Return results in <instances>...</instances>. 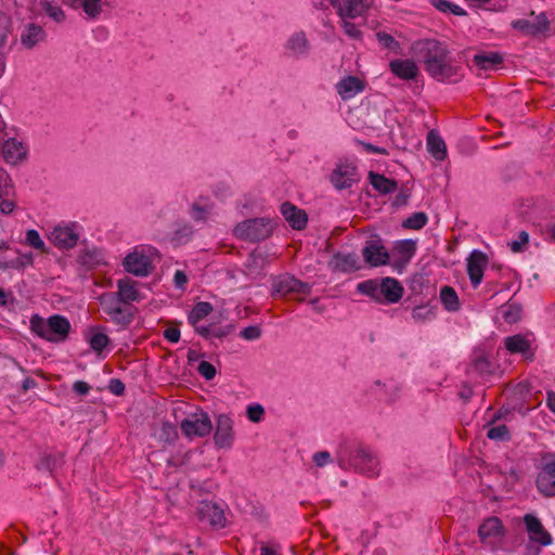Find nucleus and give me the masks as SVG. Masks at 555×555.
Returning a JSON list of instances; mask_svg holds the SVG:
<instances>
[{
	"label": "nucleus",
	"instance_id": "obj_30",
	"mask_svg": "<svg viewBox=\"0 0 555 555\" xmlns=\"http://www.w3.org/2000/svg\"><path fill=\"white\" fill-rule=\"evenodd\" d=\"M46 38L44 29L36 24H28L21 35V43L26 49H33Z\"/></svg>",
	"mask_w": 555,
	"mask_h": 555
},
{
	"label": "nucleus",
	"instance_id": "obj_3",
	"mask_svg": "<svg viewBox=\"0 0 555 555\" xmlns=\"http://www.w3.org/2000/svg\"><path fill=\"white\" fill-rule=\"evenodd\" d=\"M357 291L377 302L396 304L404 293L402 285L393 278L366 280L357 285Z\"/></svg>",
	"mask_w": 555,
	"mask_h": 555
},
{
	"label": "nucleus",
	"instance_id": "obj_34",
	"mask_svg": "<svg viewBox=\"0 0 555 555\" xmlns=\"http://www.w3.org/2000/svg\"><path fill=\"white\" fill-rule=\"evenodd\" d=\"M427 150L437 160H443L447 157L446 143L434 130H430L427 134Z\"/></svg>",
	"mask_w": 555,
	"mask_h": 555
},
{
	"label": "nucleus",
	"instance_id": "obj_51",
	"mask_svg": "<svg viewBox=\"0 0 555 555\" xmlns=\"http://www.w3.org/2000/svg\"><path fill=\"white\" fill-rule=\"evenodd\" d=\"M258 555H281V550L278 544L274 543H259Z\"/></svg>",
	"mask_w": 555,
	"mask_h": 555
},
{
	"label": "nucleus",
	"instance_id": "obj_23",
	"mask_svg": "<svg viewBox=\"0 0 555 555\" xmlns=\"http://www.w3.org/2000/svg\"><path fill=\"white\" fill-rule=\"evenodd\" d=\"M117 292L114 293L124 304L140 302L143 295L139 289V282L126 276L117 281Z\"/></svg>",
	"mask_w": 555,
	"mask_h": 555
},
{
	"label": "nucleus",
	"instance_id": "obj_27",
	"mask_svg": "<svg viewBox=\"0 0 555 555\" xmlns=\"http://www.w3.org/2000/svg\"><path fill=\"white\" fill-rule=\"evenodd\" d=\"M64 3L73 9H82L90 20L99 18L105 5L103 0H64Z\"/></svg>",
	"mask_w": 555,
	"mask_h": 555
},
{
	"label": "nucleus",
	"instance_id": "obj_20",
	"mask_svg": "<svg viewBox=\"0 0 555 555\" xmlns=\"http://www.w3.org/2000/svg\"><path fill=\"white\" fill-rule=\"evenodd\" d=\"M532 341L531 334H516L504 338V347L509 353H518L526 359H530L533 356Z\"/></svg>",
	"mask_w": 555,
	"mask_h": 555
},
{
	"label": "nucleus",
	"instance_id": "obj_4",
	"mask_svg": "<svg viewBox=\"0 0 555 555\" xmlns=\"http://www.w3.org/2000/svg\"><path fill=\"white\" fill-rule=\"evenodd\" d=\"M30 330L42 339L61 343L67 338L70 323L67 318L60 314H53L48 319L35 314L30 319Z\"/></svg>",
	"mask_w": 555,
	"mask_h": 555
},
{
	"label": "nucleus",
	"instance_id": "obj_26",
	"mask_svg": "<svg viewBox=\"0 0 555 555\" xmlns=\"http://www.w3.org/2000/svg\"><path fill=\"white\" fill-rule=\"evenodd\" d=\"M281 214L293 229L301 230L306 227L308 220L306 212L294 204L289 202L283 203L281 205Z\"/></svg>",
	"mask_w": 555,
	"mask_h": 555
},
{
	"label": "nucleus",
	"instance_id": "obj_9",
	"mask_svg": "<svg viewBox=\"0 0 555 555\" xmlns=\"http://www.w3.org/2000/svg\"><path fill=\"white\" fill-rule=\"evenodd\" d=\"M505 533L501 519L495 516L485 519L478 528L481 544L491 550H498L504 544Z\"/></svg>",
	"mask_w": 555,
	"mask_h": 555
},
{
	"label": "nucleus",
	"instance_id": "obj_40",
	"mask_svg": "<svg viewBox=\"0 0 555 555\" xmlns=\"http://www.w3.org/2000/svg\"><path fill=\"white\" fill-rule=\"evenodd\" d=\"M431 4L441 12L450 11L454 15H466V11L463 8L447 0H431Z\"/></svg>",
	"mask_w": 555,
	"mask_h": 555
},
{
	"label": "nucleus",
	"instance_id": "obj_38",
	"mask_svg": "<svg viewBox=\"0 0 555 555\" xmlns=\"http://www.w3.org/2000/svg\"><path fill=\"white\" fill-rule=\"evenodd\" d=\"M31 263V256L28 254L18 255L16 257H4L0 260L1 269H21Z\"/></svg>",
	"mask_w": 555,
	"mask_h": 555
},
{
	"label": "nucleus",
	"instance_id": "obj_36",
	"mask_svg": "<svg viewBox=\"0 0 555 555\" xmlns=\"http://www.w3.org/2000/svg\"><path fill=\"white\" fill-rule=\"evenodd\" d=\"M503 62V57L498 52L479 53L474 56V63L481 69H490Z\"/></svg>",
	"mask_w": 555,
	"mask_h": 555
},
{
	"label": "nucleus",
	"instance_id": "obj_11",
	"mask_svg": "<svg viewBox=\"0 0 555 555\" xmlns=\"http://www.w3.org/2000/svg\"><path fill=\"white\" fill-rule=\"evenodd\" d=\"M181 431L189 439L208 436L212 430V423L209 415L203 411L189 414L180 423Z\"/></svg>",
	"mask_w": 555,
	"mask_h": 555
},
{
	"label": "nucleus",
	"instance_id": "obj_7",
	"mask_svg": "<svg viewBox=\"0 0 555 555\" xmlns=\"http://www.w3.org/2000/svg\"><path fill=\"white\" fill-rule=\"evenodd\" d=\"M275 225V221L269 218L248 219L236 224L233 235L240 241L261 242L271 237Z\"/></svg>",
	"mask_w": 555,
	"mask_h": 555
},
{
	"label": "nucleus",
	"instance_id": "obj_41",
	"mask_svg": "<svg viewBox=\"0 0 555 555\" xmlns=\"http://www.w3.org/2000/svg\"><path fill=\"white\" fill-rule=\"evenodd\" d=\"M427 222V216L424 212H415L403 221V227L408 229L418 230Z\"/></svg>",
	"mask_w": 555,
	"mask_h": 555
},
{
	"label": "nucleus",
	"instance_id": "obj_47",
	"mask_svg": "<svg viewBox=\"0 0 555 555\" xmlns=\"http://www.w3.org/2000/svg\"><path fill=\"white\" fill-rule=\"evenodd\" d=\"M264 263H266V258H264L261 249L256 248L255 250H253V253L250 254V257L248 259V263H247L248 267L258 269V268H262L264 266Z\"/></svg>",
	"mask_w": 555,
	"mask_h": 555
},
{
	"label": "nucleus",
	"instance_id": "obj_12",
	"mask_svg": "<svg viewBox=\"0 0 555 555\" xmlns=\"http://www.w3.org/2000/svg\"><path fill=\"white\" fill-rule=\"evenodd\" d=\"M367 263L364 257V250L362 256L352 251H337L330 259L327 266L328 269L334 273L350 274L361 270Z\"/></svg>",
	"mask_w": 555,
	"mask_h": 555
},
{
	"label": "nucleus",
	"instance_id": "obj_31",
	"mask_svg": "<svg viewBox=\"0 0 555 555\" xmlns=\"http://www.w3.org/2000/svg\"><path fill=\"white\" fill-rule=\"evenodd\" d=\"M26 155V149L16 139H9L2 146V156L7 163L16 164Z\"/></svg>",
	"mask_w": 555,
	"mask_h": 555
},
{
	"label": "nucleus",
	"instance_id": "obj_25",
	"mask_svg": "<svg viewBox=\"0 0 555 555\" xmlns=\"http://www.w3.org/2000/svg\"><path fill=\"white\" fill-rule=\"evenodd\" d=\"M391 73L402 80H413L418 74L420 69L416 63L412 60H393L389 63Z\"/></svg>",
	"mask_w": 555,
	"mask_h": 555
},
{
	"label": "nucleus",
	"instance_id": "obj_59",
	"mask_svg": "<svg viewBox=\"0 0 555 555\" xmlns=\"http://www.w3.org/2000/svg\"><path fill=\"white\" fill-rule=\"evenodd\" d=\"M25 243H43L40 238V235L38 231L36 230H28L26 232Z\"/></svg>",
	"mask_w": 555,
	"mask_h": 555
},
{
	"label": "nucleus",
	"instance_id": "obj_42",
	"mask_svg": "<svg viewBox=\"0 0 555 555\" xmlns=\"http://www.w3.org/2000/svg\"><path fill=\"white\" fill-rule=\"evenodd\" d=\"M521 309L516 304H508L503 310V319L507 323H515L520 319Z\"/></svg>",
	"mask_w": 555,
	"mask_h": 555
},
{
	"label": "nucleus",
	"instance_id": "obj_33",
	"mask_svg": "<svg viewBox=\"0 0 555 555\" xmlns=\"http://www.w3.org/2000/svg\"><path fill=\"white\" fill-rule=\"evenodd\" d=\"M369 180L374 190L384 195L395 192L398 188L396 180L389 179L384 175L376 173L374 171L369 172Z\"/></svg>",
	"mask_w": 555,
	"mask_h": 555
},
{
	"label": "nucleus",
	"instance_id": "obj_63",
	"mask_svg": "<svg viewBox=\"0 0 555 555\" xmlns=\"http://www.w3.org/2000/svg\"><path fill=\"white\" fill-rule=\"evenodd\" d=\"M125 386L119 380H112L111 390L115 395H121L124 392Z\"/></svg>",
	"mask_w": 555,
	"mask_h": 555
},
{
	"label": "nucleus",
	"instance_id": "obj_5",
	"mask_svg": "<svg viewBox=\"0 0 555 555\" xmlns=\"http://www.w3.org/2000/svg\"><path fill=\"white\" fill-rule=\"evenodd\" d=\"M337 463L341 469H353L357 473L375 477L379 474V462L375 454L363 447H358L349 454L339 453Z\"/></svg>",
	"mask_w": 555,
	"mask_h": 555
},
{
	"label": "nucleus",
	"instance_id": "obj_18",
	"mask_svg": "<svg viewBox=\"0 0 555 555\" xmlns=\"http://www.w3.org/2000/svg\"><path fill=\"white\" fill-rule=\"evenodd\" d=\"M81 227L77 222L62 223L47 235L51 243H77L80 238Z\"/></svg>",
	"mask_w": 555,
	"mask_h": 555
},
{
	"label": "nucleus",
	"instance_id": "obj_56",
	"mask_svg": "<svg viewBox=\"0 0 555 555\" xmlns=\"http://www.w3.org/2000/svg\"><path fill=\"white\" fill-rule=\"evenodd\" d=\"M164 337H165L168 341H170V343H172V344H176V343H178V341H179V339H180V331H179V328H177V327H168V328H166V330H165V332H164Z\"/></svg>",
	"mask_w": 555,
	"mask_h": 555
},
{
	"label": "nucleus",
	"instance_id": "obj_52",
	"mask_svg": "<svg viewBox=\"0 0 555 555\" xmlns=\"http://www.w3.org/2000/svg\"><path fill=\"white\" fill-rule=\"evenodd\" d=\"M264 414V410L260 404L249 405L247 408V417L251 422H260Z\"/></svg>",
	"mask_w": 555,
	"mask_h": 555
},
{
	"label": "nucleus",
	"instance_id": "obj_19",
	"mask_svg": "<svg viewBox=\"0 0 555 555\" xmlns=\"http://www.w3.org/2000/svg\"><path fill=\"white\" fill-rule=\"evenodd\" d=\"M524 522L526 525L530 541L539 543L542 546L552 544V535L544 529L542 522L537 516L532 514H526L524 516Z\"/></svg>",
	"mask_w": 555,
	"mask_h": 555
},
{
	"label": "nucleus",
	"instance_id": "obj_57",
	"mask_svg": "<svg viewBox=\"0 0 555 555\" xmlns=\"http://www.w3.org/2000/svg\"><path fill=\"white\" fill-rule=\"evenodd\" d=\"M173 282L177 288L183 289L188 282V278L184 272L177 270L173 275Z\"/></svg>",
	"mask_w": 555,
	"mask_h": 555
},
{
	"label": "nucleus",
	"instance_id": "obj_24",
	"mask_svg": "<svg viewBox=\"0 0 555 555\" xmlns=\"http://www.w3.org/2000/svg\"><path fill=\"white\" fill-rule=\"evenodd\" d=\"M356 181V167L349 164H339L331 176V182L337 190L349 189Z\"/></svg>",
	"mask_w": 555,
	"mask_h": 555
},
{
	"label": "nucleus",
	"instance_id": "obj_62",
	"mask_svg": "<svg viewBox=\"0 0 555 555\" xmlns=\"http://www.w3.org/2000/svg\"><path fill=\"white\" fill-rule=\"evenodd\" d=\"M409 196H410V194L406 191H400L399 194L395 198V205H397V206L405 205Z\"/></svg>",
	"mask_w": 555,
	"mask_h": 555
},
{
	"label": "nucleus",
	"instance_id": "obj_49",
	"mask_svg": "<svg viewBox=\"0 0 555 555\" xmlns=\"http://www.w3.org/2000/svg\"><path fill=\"white\" fill-rule=\"evenodd\" d=\"M197 371L207 380H210V379H212L216 376V369H215V366L211 363L207 362V361H202L198 364Z\"/></svg>",
	"mask_w": 555,
	"mask_h": 555
},
{
	"label": "nucleus",
	"instance_id": "obj_13",
	"mask_svg": "<svg viewBox=\"0 0 555 555\" xmlns=\"http://www.w3.org/2000/svg\"><path fill=\"white\" fill-rule=\"evenodd\" d=\"M511 26L525 36L538 37L545 36L550 31V21L544 12L535 14L530 13V18H519L511 23Z\"/></svg>",
	"mask_w": 555,
	"mask_h": 555
},
{
	"label": "nucleus",
	"instance_id": "obj_6",
	"mask_svg": "<svg viewBox=\"0 0 555 555\" xmlns=\"http://www.w3.org/2000/svg\"><path fill=\"white\" fill-rule=\"evenodd\" d=\"M211 312V304L199 301L189 312L188 321L194 327L195 332L204 338H223L228 336L232 331L231 325L217 326L215 323L207 325L202 323Z\"/></svg>",
	"mask_w": 555,
	"mask_h": 555
},
{
	"label": "nucleus",
	"instance_id": "obj_48",
	"mask_svg": "<svg viewBox=\"0 0 555 555\" xmlns=\"http://www.w3.org/2000/svg\"><path fill=\"white\" fill-rule=\"evenodd\" d=\"M312 461L317 467H324L333 463L332 455L328 451H319L312 455Z\"/></svg>",
	"mask_w": 555,
	"mask_h": 555
},
{
	"label": "nucleus",
	"instance_id": "obj_14",
	"mask_svg": "<svg viewBox=\"0 0 555 555\" xmlns=\"http://www.w3.org/2000/svg\"><path fill=\"white\" fill-rule=\"evenodd\" d=\"M234 422L228 414H220L216 420L214 441L219 449H231L235 440Z\"/></svg>",
	"mask_w": 555,
	"mask_h": 555
},
{
	"label": "nucleus",
	"instance_id": "obj_50",
	"mask_svg": "<svg viewBox=\"0 0 555 555\" xmlns=\"http://www.w3.org/2000/svg\"><path fill=\"white\" fill-rule=\"evenodd\" d=\"M11 190V179L9 175L0 169V198L8 196Z\"/></svg>",
	"mask_w": 555,
	"mask_h": 555
},
{
	"label": "nucleus",
	"instance_id": "obj_21",
	"mask_svg": "<svg viewBox=\"0 0 555 555\" xmlns=\"http://www.w3.org/2000/svg\"><path fill=\"white\" fill-rule=\"evenodd\" d=\"M537 488L545 496H555V461L544 463L537 476Z\"/></svg>",
	"mask_w": 555,
	"mask_h": 555
},
{
	"label": "nucleus",
	"instance_id": "obj_44",
	"mask_svg": "<svg viewBox=\"0 0 555 555\" xmlns=\"http://www.w3.org/2000/svg\"><path fill=\"white\" fill-rule=\"evenodd\" d=\"M412 318L416 322H423L433 319L434 312L427 306H417L412 311Z\"/></svg>",
	"mask_w": 555,
	"mask_h": 555
},
{
	"label": "nucleus",
	"instance_id": "obj_53",
	"mask_svg": "<svg viewBox=\"0 0 555 555\" xmlns=\"http://www.w3.org/2000/svg\"><path fill=\"white\" fill-rule=\"evenodd\" d=\"M209 210H210V206H208V205L201 206L199 204L194 203L192 206V217L194 220H197V221L205 220Z\"/></svg>",
	"mask_w": 555,
	"mask_h": 555
},
{
	"label": "nucleus",
	"instance_id": "obj_29",
	"mask_svg": "<svg viewBox=\"0 0 555 555\" xmlns=\"http://www.w3.org/2000/svg\"><path fill=\"white\" fill-rule=\"evenodd\" d=\"M364 89L363 82L354 76L343 78L337 85L336 90L343 100H349Z\"/></svg>",
	"mask_w": 555,
	"mask_h": 555
},
{
	"label": "nucleus",
	"instance_id": "obj_17",
	"mask_svg": "<svg viewBox=\"0 0 555 555\" xmlns=\"http://www.w3.org/2000/svg\"><path fill=\"white\" fill-rule=\"evenodd\" d=\"M330 2L341 20L361 16L370 7L369 0H330Z\"/></svg>",
	"mask_w": 555,
	"mask_h": 555
},
{
	"label": "nucleus",
	"instance_id": "obj_1",
	"mask_svg": "<svg viewBox=\"0 0 555 555\" xmlns=\"http://www.w3.org/2000/svg\"><path fill=\"white\" fill-rule=\"evenodd\" d=\"M412 54L424 63L430 77L440 82L455 83L463 77L462 66L442 42L422 39L412 43Z\"/></svg>",
	"mask_w": 555,
	"mask_h": 555
},
{
	"label": "nucleus",
	"instance_id": "obj_46",
	"mask_svg": "<svg viewBox=\"0 0 555 555\" xmlns=\"http://www.w3.org/2000/svg\"><path fill=\"white\" fill-rule=\"evenodd\" d=\"M57 462L59 460L55 456L44 455L38 463V469L52 473L57 467Z\"/></svg>",
	"mask_w": 555,
	"mask_h": 555
},
{
	"label": "nucleus",
	"instance_id": "obj_43",
	"mask_svg": "<svg viewBox=\"0 0 555 555\" xmlns=\"http://www.w3.org/2000/svg\"><path fill=\"white\" fill-rule=\"evenodd\" d=\"M377 41L384 48H387L391 51H397L399 49V42L389 34L385 31H378L376 34Z\"/></svg>",
	"mask_w": 555,
	"mask_h": 555
},
{
	"label": "nucleus",
	"instance_id": "obj_60",
	"mask_svg": "<svg viewBox=\"0 0 555 555\" xmlns=\"http://www.w3.org/2000/svg\"><path fill=\"white\" fill-rule=\"evenodd\" d=\"M2 24H0V48L5 44L8 39V27L7 20L1 17Z\"/></svg>",
	"mask_w": 555,
	"mask_h": 555
},
{
	"label": "nucleus",
	"instance_id": "obj_61",
	"mask_svg": "<svg viewBox=\"0 0 555 555\" xmlns=\"http://www.w3.org/2000/svg\"><path fill=\"white\" fill-rule=\"evenodd\" d=\"M14 203L9 199H3L0 202V211L4 215L11 214L14 210Z\"/></svg>",
	"mask_w": 555,
	"mask_h": 555
},
{
	"label": "nucleus",
	"instance_id": "obj_37",
	"mask_svg": "<svg viewBox=\"0 0 555 555\" xmlns=\"http://www.w3.org/2000/svg\"><path fill=\"white\" fill-rule=\"evenodd\" d=\"M287 50L293 55H301L307 52L308 41L304 33L293 35L287 41Z\"/></svg>",
	"mask_w": 555,
	"mask_h": 555
},
{
	"label": "nucleus",
	"instance_id": "obj_39",
	"mask_svg": "<svg viewBox=\"0 0 555 555\" xmlns=\"http://www.w3.org/2000/svg\"><path fill=\"white\" fill-rule=\"evenodd\" d=\"M42 11L54 22L62 23L66 15L60 5L53 4L49 1L41 2Z\"/></svg>",
	"mask_w": 555,
	"mask_h": 555
},
{
	"label": "nucleus",
	"instance_id": "obj_16",
	"mask_svg": "<svg viewBox=\"0 0 555 555\" xmlns=\"http://www.w3.org/2000/svg\"><path fill=\"white\" fill-rule=\"evenodd\" d=\"M198 519L207 522L216 528H223L225 526V517L223 509L214 502L202 501L197 506Z\"/></svg>",
	"mask_w": 555,
	"mask_h": 555
},
{
	"label": "nucleus",
	"instance_id": "obj_55",
	"mask_svg": "<svg viewBox=\"0 0 555 555\" xmlns=\"http://www.w3.org/2000/svg\"><path fill=\"white\" fill-rule=\"evenodd\" d=\"M341 26L344 28V31L347 36H349L352 39H358L361 36V31L358 29V27L353 24L347 21V18L343 20Z\"/></svg>",
	"mask_w": 555,
	"mask_h": 555
},
{
	"label": "nucleus",
	"instance_id": "obj_45",
	"mask_svg": "<svg viewBox=\"0 0 555 555\" xmlns=\"http://www.w3.org/2000/svg\"><path fill=\"white\" fill-rule=\"evenodd\" d=\"M487 437L491 440H506L508 439V429L505 425H498L489 428Z\"/></svg>",
	"mask_w": 555,
	"mask_h": 555
},
{
	"label": "nucleus",
	"instance_id": "obj_15",
	"mask_svg": "<svg viewBox=\"0 0 555 555\" xmlns=\"http://www.w3.org/2000/svg\"><path fill=\"white\" fill-rule=\"evenodd\" d=\"M489 264V257L479 249H474L467 257V273L474 288L482 282L483 272Z\"/></svg>",
	"mask_w": 555,
	"mask_h": 555
},
{
	"label": "nucleus",
	"instance_id": "obj_8",
	"mask_svg": "<svg viewBox=\"0 0 555 555\" xmlns=\"http://www.w3.org/2000/svg\"><path fill=\"white\" fill-rule=\"evenodd\" d=\"M158 259V251L155 248L149 250L134 249L122 260L124 270L137 278H146L155 269V262Z\"/></svg>",
	"mask_w": 555,
	"mask_h": 555
},
{
	"label": "nucleus",
	"instance_id": "obj_54",
	"mask_svg": "<svg viewBox=\"0 0 555 555\" xmlns=\"http://www.w3.org/2000/svg\"><path fill=\"white\" fill-rule=\"evenodd\" d=\"M240 335L245 340H256L260 337L261 331L258 326L253 325V326H247L244 330H242Z\"/></svg>",
	"mask_w": 555,
	"mask_h": 555
},
{
	"label": "nucleus",
	"instance_id": "obj_28",
	"mask_svg": "<svg viewBox=\"0 0 555 555\" xmlns=\"http://www.w3.org/2000/svg\"><path fill=\"white\" fill-rule=\"evenodd\" d=\"M86 338L90 348L96 353L98 358L101 360L104 359V350L108 346L111 339L103 330L92 327L88 331Z\"/></svg>",
	"mask_w": 555,
	"mask_h": 555
},
{
	"label": "nucleus",
	"instance_id": "obj_32",
	"mask_svg": "<svg viewBox=\"0 0 555 555\" xmlns=\"http://www.w3.org/2000/svg\"><path fill=\"white\" fill-rule=\"evenodd\" d=\"M374 391L380 400H384L388 403H393L400 396L401 387L395 382L380 383L377 380L375 383Z\"/></svg>",
	"mask_w": 555,
	"mask_h": 555
},
{
	"label": "nucleus",
	"instance_id": "obj_22",
	"mask_svg": "<svg viewBox=\"0 0 555 555\" xmlns=\"http://www.w3.org/2000/svg\"><path fill=\"white\" fill-rule=\"evenodd\" d=\"M272 289L274 293L280 295H287L291 293H297L302 295H308L311 292V286L300 282L291 275H283L278 278L272 285Z\"/></svg>",
	"mask_w": 555,
	"mask_h": 555
},
{
	"label": "nucleus",
	"instance_id": "obj_2",
	"mask_svg": "<svg viewBox=\"0 0 555 555\" xmlns=\"http://www.w3.org/2000/svg\"><path fill=\"white\" fill-rule=\"evenodd\" d=\"M415 245H395L390 251L384 245H366L364 257L371 267L390 264L396 269L404 267L415 253Z\"/></svg>",
	"mask_w": 555,
	"mask_h": 555
},
{
	"label": "nucleus",
	"instance_id": "obj_64",
	"mask_svg": "<svg viewBox=\"0 0 555 555\" xmlns=\"http://www.w3.org/2000/svg\"><path fill=\"white\" fill-rule=\"evenodd\" d=\"M364 147L369 151V152H373V153H376V154H386V150L383 149V147H377V146H374L370 143H364L363 144Z\"/></svg>",
	"mask_w": 555,
	"mask_h": 555
},
{
	"label": "nucleus",
	"instance_id": "obj_10",
	"mask_svg": "<svg viewBox=\"0 0 555 555\" xmlns=\"http://www.w3.org/2000/svg\"><path fill=\"white\" fill-rule=\"evenodd\" d=\"M100 304L103 311L109 317L112 322L118 325H129L133 320V313L114 293L103 294L100 297Z\"/></svg>",
	"mask_w": 555,
	"mask_h": 555
},
{
	"label": "nucleus",
	"instance_id": "obj_35",
	"mask_svg": "<svg viewBox=\"0 0 555 555\" xmlns=\"http://www.w3.org/2000/svg\"><path fill=\"white\" fill-rule=\"evenodd\" d=\"M440 301L449 312H456L461 309L460 298L455 289L451 286H443L440 289Z\"/></svg>",
	"mask_w": 555,
	"mask_h": 555
},
{
	"label": "nucleus",
	"instance_id": "obj_58",
	"mask_svg": "<svg viewBox=\"0 0 555 555\" xmlns=\"http://www.w3.org/2000/svg\"><path fill=\"white\" fill-rule=\"evenodd\" d=\"M73 388L79 395H87L90 390L89 385L82 380L75 382Z\"/></svg>",
	"mask_w": 555,
	"mask_h": 555
}]
</instances>
